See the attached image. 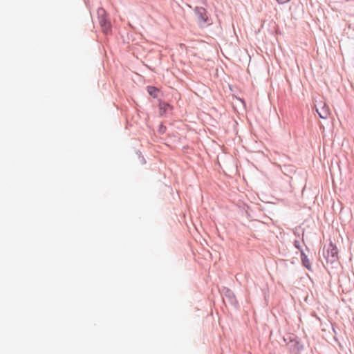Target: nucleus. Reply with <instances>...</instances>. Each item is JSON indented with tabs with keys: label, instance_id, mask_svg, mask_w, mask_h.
I'll return each mask as SVG.
<instances>
[{
	"label": "nucleus",
	"instance_id": "f257e3e1",
	"mask_svg": "<svg viewBox=\"0 0 354 354\" xmlns=\"http://www.w3.org/2000/svg\"><path fill=\"white\" fill-rule=\"evenodd\" d=\"M315 106L316 111L321 118L327 119L329 117L330 111L328 106L324 102L320 101L316 104Z\"/></svg>",
	"mask_w": 354,
	"mask_h": 354
},
{
	"label": "nucleus",
	"instance_id": "f03ea898",
	"mask_svg": "<svg viewBox=\"0 0 354 354\" xmlns=\"http://www.w3.org/2000/svg\"><path fill=\"white\" fill-rule=\"evenodd\" d=\"M337 248L333 244H330L329 248L327 251L326 258L331 262L337 259Z\"/></svg>",
	"mask_w": 354,
	"mask_h": 354
},
{
	"label": "nucleus",
	"instance_id": "7ed1b4c3",
	"mask_svg": "<svg viewBox=\"0 0 354 354\" xmlns=\"http://www.w3.org/2000/svg\"><path fill=\"white\" fill-rule=\"evenodd\" d=\"M197 15L202 22H206L207 21V17L206 16V11L203 8H198L196 10Z\"/></svg>",
	"mask_w": 354,
	"mask_h": 354
},
{
	"label": "nucleus",
	"instance_id": "20e7f679",
	"mask_svg": "<svg viewBox=\"0 0 354 354\" xmlns=\"http://www.w3.org/2000/svg\"><path fill=\"white\" fill-rule=\"evenodd\" d=\"M301 261L304 266H305L308 270L311 269V265L310 260L308 257L304 253L301 252Z\"/></svg>",
	"mask_w": 354,
	"mask_h": 354
},
{
	"label": "nucleus",
	"instance_id": "39448f33",
	"mask_svg": "<svg viewBox=\"0 0 354 354\" xmlns=\"http://www.w3.org/2000/svg\"><path fill=\"white\" fill-rule=\"evenodd\" d=\"M101 26L102 27L103 32L108 34L111 30V24L105 20L100 21Z\"/></svg>",
	"mask_w": 354,
	"mask_h": 354
},
{
	"label": "nucleus",
	"instance_id": "423d86ee",
	"mask_svg": "<svg viewBox=\"0 0 354 354\" xmlns=\"http://www.w3.org/2000/svg\"><path fill=\"white\" fill-rule=\"evenodd\" d=\"M160 113L164 114L169 109H171V106L169 104L166 102H160L159 104Z\"/></svg>",
	"mask_w": 354,
	"mask_h": 354
},
{
	"label": "nucleus",
	"instance_id": "0eeeda50",
	"mask_svg": "<svg viewBox=\"0 0 354 354\" xmlns=\"http://www.w3.org/2000/svg\"><path fill=\"white\" fill-rule=\"evenodd\" d=\"M147 91L151 96L156 97L159 91L157 88L154 86H148Z\"/></svg>",
	"mask_w": 354,
	"mask_h": 354
},
{
	"label": "nucleus",
	"instance_id": "6e6552de",
	"mask_svg": "<svg viewBox=\"0 0 354 354\" xmlns=\"http://www.w3.org/2000/svg\"><path fill=\"white\" fill-rule=\"evenodd\" d=\"M290 1V0H277V1L280 4L286 3Z\"/></svg>",
	"mask_w": 354,
	"mask_h": 354
}]
</instances>
